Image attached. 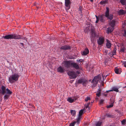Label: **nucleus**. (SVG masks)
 Here are the masks:
<instances>
[{
    "label": "nucleus",
    "mask_w": 126,
    "mask_h": 126,
    "mask_svg": "<svg viewBox=\"0 0 126 126\" xmlns=\"http://www.w3.org/2000/svg\"><path fill=\"white\" fill-rule=\"evenodd\" d=\"M72 66L76 69H79V65L76 63L72 62Z\"/></svg>",
    "instance_id": "4468645a"
},
{
    "label": "nucleus",
    "mask_w": 126,
    "mask_h": 126,
    "mask_svg": "<svg viewBox=\"0 0 126 126\" xmlns=\"http://www.w3.org/2000/svg\"><path fill=\"white\" fill-rule=\"evenodd\" d=\"M101 77L99 75L96 76L94 77V79L91 82L92 83H93V87H95L97 84L98 82L101 80Z\"/></svg>",
    "instance_id": "20e7f679"
},
{
    "label": "nucleus",
    "mask_w": 126,
    "mask_h": 126,
    "mask_svg": "<svg viewBox=\"0 0 126 126\" xmlns=\"http://www.w3.org/2000/svg\"><path fill=\"white\" fill-rule=\"evenodd\" d=\"M126 120L125 119H123L121 121L122 124L123 125H125L126 124Z\"/></svg>",
    "instance_id": "c756f323"
},
{
    "label": "nucleus",
    "mask_w": 126,
    "mask_h": 126,
    "mask_svg": "<svg viewBox=\"0 0 126 126\" xmlns=\"http://www.w3.org/2000/svg\"><path fill=\"white\" fill-rule=\"evenodd\" d=\"M83 109L81 110L79 112V116L78 118L77 119V122L78 125L79 123L80 120L81 118V116L83 113Z\"/></svg>",
    "instance_id": "0eeeda50"
},
{
    "label": "nucleus",
    "mask_w": 126,
    "mask_h": 126,
    "mask_svg": "<svg viewBox=\"0 0 126 126\" xmlns=\"http://www.w3.org/2000/svg\"><path fill=\"white\" fill-rule=\"evenodd\" d=\"M9 97V95L7 94H5L4 96V99H8Z\"/></svg>",
    "instance_id": "7c9ffc66"
},
{
    "label": "nucleus",
    "mask_w": 126,
    "mask_h": 126,
    "mask_svg": "<svg viewBox=\"0 0 126 126\" xmlns=\"http://www.w3.org/2000/svg\"><path fill=\"white\" fill-rule=\"evenodd\" d=\"M84 82L82 79H79L78 80L77 83H83Z\"/></svg>",
    "instance_id": "c85d7f7f"
},
{
    "label": "nucleus",
    "mask_w": 126,
    "mask_h": 126,
    "mask_svg": "<svg viewBox=\"0 0 126 126\" xmlns=\"http://www.w3.org/2000/svg\"><path fill=\"white\" fill-rule=\"evenodd\" d=\"M71 48V47L68 45H65L62 46L60 47L61 49L64 50H67L70 49Z\"/></svg>",
    "instance_id": "9b49d317"
},
{
    "label": "nucleus",
    "mask_w": 126,
    "mask_h": 126,
    "mask_svg": "<svg viewBox=\"0 0 126 126\" xmlns=\"http://www.w3.org/2000/svg\"><path fill=\"white\" fill-rule=\"evenodd\" d=\"M91 2H93L94 1V0H90Z\"/></svg>",
    "instance_id": "603ef678"
},
{
    "label": "nucleus",
    "mask_w": 126,
    "mask_h": 126,
    "mask_svg": "<svg viewBox=\"0 0 126 126\" xmlns=\"http://www.w3.org/2000/svg\"><path fill=\"white\" fill-rule=\"evenodd\" d=\"M8 0V1H11V0Z\"/></svg>",
    "instance_id": "5fc2aeb1"
},
{
    "label": "nucleus",
    "mask_w": 126,
    "mask_h": 126,
    "mask_svg": "<svg viewBox=\"0 0 126 126\" xmlns=\"http://www.w3.org/2000/svg\"><path fill=\"white\" fill-rule=\"evenodd\" d=\"M123 64L124 65V66L126 67V61L124 62L123 63Z\"/></svg>",
    "instance_id": "37998d69"
},
{
    "label": "nucleus",
    "mask_w": 126,
    "mask_h": 126,
    "mask_svg": "<svg viewBox=\"0 0 126 126\" xmlns=\"http://www.w3.org/2000/svg\"><path fill=\"white\" fill-rule=\"evenodd\" d=\"M95 16L96 17V21L95 22L96 23H98V20H99V19L98 18V17L97 16Z\"/></svg>",
    "instance_id": "58836bf2"
},
{
    "label": "nucleus",
    "mask_w": 126,
    "mask_h": 126,
    "mask_svg": "<svg viewBox=\"0 0 126 126\" xmlns=\"http://www.w3.org/2000/svg\"><path fill=\"white\" fill-rule=\"evenodd\" d=\"M67 74L70 76V79H75L78 76L75 72L74 71H69L67 72Z\"/></svg>",
    "instance_id": "39448f33"
},
{
    "label": "nucleus",
    "mask_w": 126,
    "mask_h": 126,
    "mask_svg": "<svg viewBox=\"0 0 126 126\" xmlns=\"http://www.w3.org/2000/svg\"><path fill=\"white\" fill-rule=\"evenodd\" d=\"M104 100L102 99L101 100L99 101V103L100 104H103Z\"/></svg>",
    "instance_id": "ea45409f"
},
{
    "label": "nucleus",
    "mask_w": 126,
    "mask_h": 126,
    "mask_svg": "<svg viewBox=\"0 0 126 126\" xmlns=\"http://www.w3.org/2000/svg\"><path fill=\"white\" fill-rule=\"evenodd\" d=\"M95 99H96V100H98V97H97L96 96L95 98Z\"/></svg>",
    "instance_id": "3c124183"
},
{
    "label": "nucleus",
    "mask_w": 126,
    "mask_h": 126,
    "mask_svg": "<svg viewBox=\"0 0 126 126\" xmlns=\"http://www.w3.org/2000/svg\"><path fill=\"white\" fill-rule=\"evenodd\" d=\"M102 122L100 121H99L96 123L95 124L96 126H101L102 124Z\"/></svg>",
    "instance_id": "bb28decb"
},
{
    "label": "nucleus",
    "mask_w": 126,
    "mask_h": 126,
    "mask_svg": "<svg viewBox=\"0 0 126 126\" xmlns=\"http://www.w3.org/2000/svg\"><path fill=\"white\" fill-rule=\"evenodd\" d=\"M76 123H77V121L76 122V121H74L73 122L71 123L70 124V125H69V126H74L75 125V124ZM77 125H78V124H77Z\"/></svg>",
    "instance_id": "cd10ccee"
},
{
    "label": "nucleus",
    "mask_w": 126,
    "mask_h": 126,
    "mask_svg": "<svg viewBox=\"0 0 126 126\" xmlns=\"http://www.w3.org/2000/svg\"><path fill=\"white\" fill-rule=\"evenodd\" d=\"M101 90L100 88H99V89H98V90L97 91V93H99V92H100V93H101Z\"/></svg>",
    "instance_id": "49530a36"
},
{
    "label": "nucleus",
    "mask_w": 126,
    "mask_h": 126,
    "mask_svg": "<svg viewBox=\"0 0 126 126\" xmlns=\"http://www.w3.org/2000/svg\"><path fill=\"white\" fill-rule=\"evenodd\" d=\"M71 2L69 0H65V5L66 10H68L70 8Z\"/></svg>",
    "instance_id": "6e6552de"
},
{
    "label": "nucleus",
    "mask_w": 126,
    "mask_h": 126,
    "mask_svg": "<svg viewBox=\"0 0 126 126\" xmlns=\"http://www.w3.org/2000/svg\"><path fill=\"white\" fill-rule=\"evenodd\" d=\"M118 13L119 15H122L125 14L126 13V12L124 11L123 9H121L119 11Z\"/></svg>",
    "instance_id": "6ab92c4d"
},
{
    "label": "nucleus",
    "mask_w": 126,
    "mask_h": 126,
    "mask_svg": "<svg viewBox=\"0 0 126 126\" xmlns=\"http://www.w3.org/2000/svg\"><path fill=\"white\" fill-rule=\"evenodd\" d=\"M113 17V16L112 14H110L109 16H108V17H106L108 19H110V20H112Z\"/></svg>",
    "instance_id": "a878e982"
},
{
    "label": "nucleus",
    "mask_w": 126,
    "mask_h": 126,
    "mask_svg": "<svg viewBox=\"0 0 126 126\" xmlns=\"http://www.w3.org/2000/svg\"><path fill=\"white\" fill-rule=\"evenodd\" d=\"M20 44H21V47H24V44L23 43H20Z\"/></svg>",
    "instance_id": "a18cd8bd"
},
{
    "label": "nucleus",
    "mask_w": 126,
    "mask_h": 126,
    "mask_svg": "<svg viewBox=\"0 0 126 126\" xmlns=\"http://www.w3.org/2000/svg\"><path fill=\"white\" fill-rule=\"evenodd\" d=\"M120 2L123 5H126V0H120Z\"/></svg>",
    "instance_id": "b1692460"
},
{
    "label": "nucleus",
    "mask_w": 126,
    "mask_h": 126,
    "mask_svg": "<svg viewBox=\"0 0 126 126\" xmlns=\"http://www.w3.org/2000/svg\"><path fill=\"white\" fill-rule=\"evenodd\" d=\"M105 116H106L108 117H112V116L111 115L108 114H106L105 115Z\"/></svg>",
    "instance_id": "c9c22d12"
},
{
    "label": "nucleus",
    "mask_w": 126,
    "mask_h": 126,
    "mask_svg": "<svg viewBox=\"0 0 126 126\" xmlns=\"http://www.w3.org/2000/svg\"><path fill=\"white\" fill-rule=\"evenodd\" d=\"M117 50L116 48L115 47L112 52V56L114 55H116V50Z\"/></svg>",
    "instance_id": "393cba45"
},
{
    "label": "nucleus",
    "mask_w": 126,
    "mask_h": 126,
    "mask_svg": "<svg viewBox=\"0 0 126 126\" xmlns=\"http://www.w3.org/2000/svg\"><path fill=\"white\" fill-rule=\"evenodd\" d=\"M115 72L117 74H120L122 72L121 69V68H116L114 69Z\"/></svg>",
    "instance_id": "a211bd4d"
},
{
    "label": "nucleus",
    "mask_w": 126,
    "mask_h": 126,
    "mask_svg": "<svg viewBox=\"0 0 126 126\" xmlns=\"http://www.w3.org/2000/svg\"><path fill=\"white\" fill-rule=\"evenodd\" d=\"M76 99L75 98L74 99H72L71 97H69L67 99V101L70 103H72L74 102L75 100H76Z\"/></svg>",
    "instance_id": "412c9836"
},
{
    "label": "nucleus",
    "mask_w": 126,
    "mask_h": 126,
    "mask_svg": "<svg viewBox=\"0 0 126 126\" xmlns=\"http://www.w3.org/2000/svg\"><path fill=\"white\" fill-rule=\"evenodd\" d=\"M107 76V75H106V76L105 77L106 78V76Z\"/></svg>",
    "instance_id": "6e6d98bb"
},
{
    "label": "nucleus",
    "mask_w": 126,
    "mask_h": 126,
    "mask_svg": "<svg viewBox=\"0 0 126 126\" xmlns=\"http://www.w3.org/2000/svg\"><path fill=\"white\" fill-rule=\"evenodd\" d=\"M115 21L114 19L112 20L110 23V25L111 27H114L115 26Z\"/></svg>",
    "instance_id": "aec40b11"
},
{
    "label": "nucleus",
    "mask_w": 126,
    "mask_h": 126,
    "mask_svg": "<svg viewBox=\"0 0 126 126\" xmlns=\"http://www.w3.org/2000/svg\"><path fill=\"white\" fill-rule=\"evenodd\" d=\"M57 71L61 73H63L64 72V70L61 66H59L57 69Z\"/></svg>",
    "instance_id": "f3484780"
},
{
    "label": "nucleus",
    "mask_w": 126,
    "mask_h": 126,
    "mask_svg": "<svg viewBox=\"0 0 126 126\" xmlns=\"http://www.w3.org/2000/svg\"><path fill=\"white\" fill-rule=\"evenodd\" d=\"M91 99L90 98V97L89 96H87L86 98L85 99V101L86 102H87L89 100H90Z\"/></svg>",
    "instance_id": "72a5a7b5"
},
{
    "label": "nucleus",
    "mask_w": 126,
    "mask_h": 126,
    "mask_svg": "<svg viewBox=\"0 0 126 126\" xmlns=\"http://www.w3.org/2000/svg\"><path fill=\"white\" fill-rule=\"evenodd\" d=\"M106 0H103L102 1H101L100 2V3L102 5H103L104 4H105L106 3Z\"/></svg>",
    "instance_id": "473e14b6"
},
{
    "label": "nucleus",
    "mask_w": 126,
    "mask_h": 126,
    "mask_svg": "<svg viewBox=\"0 0 126 126\" xmlns=\"http://www.w3.org/2000/svg\"><path fill=\"white\" fill-rule=\"evenodd\" d=\"M100 20L101 22H104L105 21V16L103 15H100L98 17Z\"/></svg>",
    "instance_id": "9d476101"
},
{
    "label": "nucleus",
    "mask_w": 126,
    "mask_h": 126,
    "mask_svg": "<svg viewBox=\"0 0 126 126\" xmlns=\"http://www.w3.org/2000/svg\"><path fill=\"white\" fill-rule=\"evenodd\" d=\"M3 38L7 39H25V37H22V36L16 34H10L3 36Z\"/></svg>",
    "instance_id": "f257e3e1"
},
{
    "label": "nucleus",
    "mask_w": 126,
    "mask_h": 126,
    "mask_svg": "<svg viewBox=\"0 0 126 126\" xmlns=\"http://www.w3.org/2000/svg\"><path fill=\"white\" fill-rule=\"evenodd\" d=\"M104 76L103 77V78H104Z\"/></svg>",
    "instance_id": "4d7b16f0"
},
{
    "label": "nucleus",
    "mask_w": 126,
    "mask_h": 126,
    "mask_svg": "<svg viewBox=\"0 0 126 126\" xmlns=\"http://www.w3.org/2000/svg\"><path fill=\"white\" fill-rule=\"evenodd\" d=\"M104 42V37H100L97 41L98 44L101 45L103 44Z\"/></svg>",
    "instance_id": "1a4fd4ad"
},
{
    "label": "nucleus",
    "mask_w": 126,
    "mask_h": 126,
    "mask_svg": "<svg viewBox=\"0 0 126 126\" xmlns=\"http://www.w3.org/2000/svg\"><path fill=\"white\" fill-rule=\"evenodd\" d=\"M81 7L80 6L79 7V11H80V12H81Z\"/></svg>",
    "instance_id": "09e8293b"
},
{
    "label": "nucleus",
    "mask_w": 126,
    "mask_h": 126,
    "mask_svg": "<svg viewBox=\"0 0 126 126\" xmlns=\"http://www.w3.org/2000/svg\"><path fill=\"white\" fill-rule=\"evenodd\" d=\"M106 41V46L107 48H110L111 47V44L110 43V41L108 40L107 39Z\"/></svg>",
    "instance_id": "2eb2a0df"
},
{
    "label": "nucleus",
    "mask_w": 126,
    "mask_h": 126,
    "mask_svg": "<svg viewBox=\"0 0 126 126\" xmlns=\"http://www.w3.org/2000/svg\"><path fill=\"white\" fill-rule=\"evenodd\" d=\"M70 112L73 116H74L76 115V112L75 110H70Z\"/></svg>",
    "instance_id": "5701e85b"
},
{
    "label": "nucleus",
    "mask_w": 126,
    "mask_h": 126,
    "mask_svg": "<svg viewBox=\"0 0 126 126\" xmlns=\"http://www.w3.org/2000/svg\"><path fill=\"white\" fill-rule=\"evenodd\" d=\"M90 102L89 103H87L86 104L88 105V106H89L90 105Z\"/></svg>",
    "instance_id": "8fccbe9b"
},
{
    "label": "nucleus",
    "mask_w": 126,
    "mask_h": 126,
    "mask_svg": "<svg viewBox=\"0 0 126 126\" xmlns=\"http://www.w3.org/2000/svg\"><path fill=\"white\" fill-rule=\"evenodd\" d=\"M126 49V48L125 47H121V49H120V51L121 52H125V51Z\"/></svg>",
    "instance_id": "2f4dec72"
},
{
    "label": "nucleus",
    "mask_w": 126,
    "mask_h": 126,
    "mask_svg": "<svg viewBox=\"0 0 126 126\" xmlns=\"http://www.w3.org/2000/svg\"><path fill=\"white\" fill-rule=\"evenodd\" d=\"M100 92L99 93H97L96 94V97H99L100 96Z\"/></svg>",
    "instance_id": "a19ab883"
},
{
    "label": "nucleus",
    "mask_w": 126,
    "mask_h": 126,
    "mask_svg": "<svg viewBox=\"0 0 126 126\" xmlns=\"http://www.w3.org/2000/svg\"><path fill=\"white\" fill-rule=\"evenodd\" d=\"M114 29V27L111 26L110 27L108 28L107 30V33H109L110 32H112Z\"/></svg>",
    "instance_id": "dca6fc26"
},
{
    "label": "nucleus",
    "mask_w": 126,
    "mask_h": 126,
    "mask_svg": "<svg viewBox=\"0 0 126 126\" xmlns=\"http://www.w3.org/2000/svg\"><path fill=\"white\" fill-rule=\"evenodd\" d=\"M123 35L124 37H126V30H125L124 33L123 34Z\"/></svg>",
    "instance_id": "79ce46f5"
},
{
    "label": "nucleus",
    "mask_w": 126,
    "mask_h": 126,
    "mask_svg": "<svg viewBox=\"0 0 126 126\" xmlns=\"http://www.w3.org/2000/svg\"><path fill=\"white\" fill-rule=\"evenodd\" d=\"M110 100L111 104H113L115 102V100H114V99L113 98L111 99Z\"/></svg>",
    "instance_id": "f704fd0d"
},
{
    "label": "nucleus",
    "mask_w": 126,
    "mask_h": 126,
    "mask_svg": "<svg viewBox=\"0 0 126 126\" xmlns=\"http://www.w3.org/2000/svg\"><path fill=\"white\" fill-rule=\"evenodd\" d=\"M72 62L71 61H65L62 63L64 64V66L67 68H69L72 66Z\"/></svg>",
    "instance_id": "423d86ee"
},
{
    "label": "nucleus",
    "mask_w": 126,
    "mask_h": 126,
    "mask_svg": "<svg viewBox=\"0 0 126 126\" xmlns=\"http://www.w3.org/2000/svg\"><path fill=\"white\" fill-rule=\"evenodd\" d=\"M113 104H110V105L107 106V108H110L113 107Z\"/></svg>",
    "instance_id": "e433bc0d"
},
{
    "label": "nucleus",
    "mask_w": 126,
    "mask_h": 126,
    "mask_svg": "<svg viewBox=\"0 0 126 126\" xmlns=\"http://www.w3.org/2000/svg\"><path fill=\"white\" fill-rule=\"evenodd\" d=\"M106 9L107 11L105 12V16L106 17H108V16L110 15L109 14V8L108 7H107L106 8Z\"/></svg>",
    "instance_id": "4be33fe9"
},
{
    "label": "nucleus",
    "mask_w": 126,
    "mask_h": 126,
    "mask_svg": "<svg viewBox=\"0 0 126 126\" xmlns=\"http://www.w3.org/2000/svg\"><path fill=\"white\" fill-rule=\"evenodd\" d=\"M88 109H90V107H88Z\"/></svg>",
    "instance_id": "864d4df0"
},
{
    "label": "nucleus",
    "mask_w": 126,
    "mask_h": 126,
    "mask_svg": "<svg viewBox=\"0 0 126 126\" xmlns=\"http://www.w3.org/2000/svg\"><path fill=\"white\" fill-rule=\"evenodd\" d=\"M12 93V92L8 88L6 89L5 86L3 85L2 86L1 89H0V94L4 95L5 94H7L11 95Z\"/></svg>",
    "instance_id": "7ed1b4c3"
},
{
    "label": "nucleus",
    "mask_w": 126,
    "mask_h": 126,
    "mask_svg": "<svg viewBox=\"0 0 126 126\" xmlns=\"http://www.w3.org/2000/svg\"><path fill=\"white\" fill-rule=\"evenodd\" d=\"M85 108L86 109L88 108L89 106H88V105H86V104L85 105Z\"/></svg>",
    "instance_id": "c03bdc74"
},
{
    "label": "nucleus",
    "mask_w": 126,
    "mask_h": 126,
    "mask_svg": "<svg viewBox=\"0 0 126 126\" xmlns=\"http://www.w3.org/2000/svg\"><path fill=\"white\" fill-rule=\"evenodd\" d=\"M76 72L78 74H79L80 73V72H79V71H77Z\"/></svg>",
    "instance_id": "de8ad7c7"
},
{
    "label": "nucleus",
    "mask_w": 126,
    "mask_h": 126,
    "mask_svg": "<svg viewBox=\"0 0 126 126\" xmlns=\"http://www.w3.org/2000/svg\"><path fill=\"white\" fill-rule=\"evenodd\" d=\"M92 35L93 37H94L95 36V33L94 32L92 31Z\"/></svg>",
    "instance_id": "4c0bfd02"
},
{
    "label": "nucleus",
    "mask_w": 126,
    "mask_h": 126,
    "mask_svg": "<svg viewBox=\"0 0 126 126\" xmlns=\"http://www.w3.org/2000/svg\"><path fill=\"white\" fill-rule=\"evenodd\" d=\"M89 52V51L87 48H86L82 53L83 55H86L88 54Z\"/></svg>",
    "instance_id": "ddd939ff"
},
{
    "label": "nucleus",
    "mask_w": 126,
    "mask_h": 126,
    "mask_svg": "<svg viewBox=\"0 0 126 126\" xmlns=\"http://www.w3.org/2000/svg\"><path fill=\"white\" fill-rule=\"evenodd\" d=\"M20 76L17 73H14L10 76L9 78V82L12 83L18 80Z\"/></svg>",
    "instance_id": "f03ea898"
},
{
    "label": "nucleus",
    "mask_w": 126,
    "mask_h": 126,
    "mask_svg": "<svg viewBox=\"0 0 126 126\" xmlns=\"http://www.w3.org/2000/svg\"><path fill=\"white\" fill-rule=\"evenodd\" d=\"M120 88L119 87H117V86H114L111 89L109 90V91H115L116 92H119L118 89Z\"/></svg>",
    "instance_id": "f8f14e48"
}]
</instances>
